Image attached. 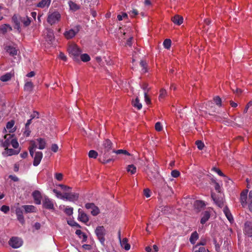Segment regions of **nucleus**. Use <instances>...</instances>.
I'll use <instances>...</instances> for the list:
<instances>
[{
    "mask_svg": "<svg viewBox=\"0 0 252 252\" xmlns=\"http://www.w3.org/2000/svg\"><path fill=\"white\" fill-rule=\"evenodd\" d=\"M36 148L37 145L35 141H31L29 149L31 157L33 158V165L34 166H37L39 164L43 157V154L41 152H35Z\"/></svg>",
    "mask_w": 252,
    "mask_h": 252,
    "instance_id": "1",
    "label": "nucleus"
},
{
    "mask_svg": "<svg viewBox=\"0 0 252 252\" xmlns=\"http://www.w3.org/2000/svg\"><path fill=\"white\" fill-rule=\"evenodd\" d=\"M68 51L70 56L76 61H79V56L81 51L76 44L70 45L68 48Z\"/></svg>",
    "mask_w": 252,
    "mask_h": 252,
    "instance_id": "2",
    "label": "nucleus"
},
{
    "mask_svg": "<svg viewBox=\"0 0 252 252\" xmlns=\"http://www.w3.org/2000/svg\"><path fill=\"white\" fill-rule=\"evenodd\" d=\"M95 234L101 244L104 246L105 244V235L106 233V230L103 226H98L95 229Z\"/></svg>",
    "mask_w": 252,
    "mask_h": 252,
    "instance_id": "3",
    "label": "nucleus"
},
{
    "mask_svg": "<svg viewBox=\"0 0 252 252\" xmlns=\"http://www.w3.org/2000/svg\"><path fill=\"white\" fill-rule=\"evenodd\" d=\"M61 16L58 11L49 12L47 22L51 25L58 23L61 19Z\"/></svg>",
    "mask_w": 252,
    "mask_h": 252,
    "instance_id": "4",
    "label": "nucleus"
},
{
    "mask_svg": "<svg viewBox=\"0 0 252 252\" xmlns=\"http://www.w3.org/2000/svg\"><path fill=\"white\" fill-rule=\"evenodd\" d=\"M80 30L79 26H76L73 29L66 31L64 33V35L67 39L73 38L79 32Z\"/></svg>",
    "mask_w": 252,
    "mask_h": 252,
    "instance_id": "5",
    "label": "nucleus"
},
{
    "mask_svg": "<svg viewBox=\"0 0 252 252\" xmlns=\"http://www.w3.org/2000/svg\"><path fill=\"white\" fill-rule=\"evenodd\" d=\"M63 200H68L70 202L76 201L79 198V194L76 192H65L63 196Z\"/></svg>",
    "mask_w": 252,
    "mask_h": 252,
    "instance_id": "6",
    "label": "nucleus"
},
{
    "mask_svg": "<svg viewBox=\"0 0 252 252\" xmlns=\"http://www.w3.org/2000/svg\"><path fill=\"white\" fill-rule=\"evenodd\" d=\"M22 244L23 241L22 239L16 237L11 238L9 241V245L15 249L20 247L22 245Z\"/></svg>",
    "mask_w": 252,
    "mask_h": 252,
    "instance_id": "7",
    "label": "nucleus"
},
{
    "mask_svg": "<svg viewBox=\"0 0 252 252\" xmlns=\"http://www.w3.org/2000/svg\"><path fill=\"white\" fill-rule=\"evenodd\" d=\"M85 207L87 209L90 210L91 214L94 216H97L100 213L99 208L94 203H86Z\"/></svg>",
    "mask_w": 252,
    "mask_h": 252,
    "instance_id": "8",
    "label": "nucleus"
},
{
    "mask_svg": "<svg viewBox=\"0 0 252 252\" xmlns=\"http://www.w3.org/2000/svg\"><path fill=\"white\" fill-rule=\"evenodd\" d=\"M14 136L13 134H7L4 136L5 139L4 141L3 140H0V145L3 148H7L10 144H11L10 141Z\"/></svg>",
    "mask_w": 252,
    "mask_h": 252,
    "instance_id": "9",
    "label": "nucleus"
},
{
    "mask_svg": "<svg viewBox=\"0 0 252 252\" xmlns=\"http://www.w3.org/2000/svg\"><path fill=\"white\" fill-rule=\"evenodd\" d=\"M43 206L44 208L49 209H54V203L52 199L48 198L47 196H44L43 200Z\"/></svg>",
    "mask_w": 252,
    "mask_h": 252,
    "instance_id": "10",
    "label": "nucleus"
},
{
    "mask_svg": "<svg viewBox=\"0 0 252 252\" xmlns=\"http://www.w3.org/2000/svg\"><path fill=\"white\" fill-rule=\"evenodd\" d=\"M248 190L245 189L242 191L240 194V201L243 207H246L248 204Z\"/></svg>",
    "mask_w": 252,
    "mask_h": 252,
    "instance_id": "11",
    "label": "nucleus"
},
{
    "mask_svg": "<svg viewBox=\"0 0 252 252\" xmlns=\"http://www.w3.org/2000/svg\"><path fill=\"white\" fill-rule=\"evenodd\" d=\"M244 233L249 237L252 236V221H247L244 224Z\"/></svg>",
    "mask_w": 252,
    "mask_h": 252,
    "instance_id": "12",
    "label": "nucleus"
},
{
    "mask_svg": "<svg viewBox=\"0 0 252 252\" xmlns=\"http://www.w3.org/2000/svg\"><path fill=\"white\" fill-rule=\"evenodd\" d=\"M78 219L79 221L86 223L89 221L88 215L85 213L81 209H78Z\"/></svg>",
    "mask_w": 252,
    "mask_h": 252,
    "instance_id": "13",
    "label": "nucleus"
},
{
    "mask_svg": "<svg viewBox=\"0 0 252 252\" xmlns=\"http://www.w3.org/2000/svg\"><path fill=\"white\" fill-rule=\"evenodd\" d=\"M211 197L214 202L218 206L221 208L223 206L224 201L223 198L222 196L217 197L215 194L212 193Z\"/></svg>",
    "mask_w": 252,
    "mask_h": 252,
    "instance_id": "14",
    "label": "nucleus"
},
{
    "mask_svg": "<svg viewBox=\"0 0 252 252\" xmlns=\"http://www.w3.org/2000/svg\"><path fill=\"white\" fill-rule=\"evenodd\" d=\"M119 239L121 247L125 249L126 251H128L130 248V245L128 243V239L126 238H124L122 240L121 238L120 232L119 234Z\"/></svg>",
    "mask_w": 252,
    "mask_h": 252,
    "instance_id": "15",
    "label": "nucleus"
},
{
    "mask_svg": "<svg viewBox=\"0 0 252 252\" xmlns=\"http://www.w3.org/2000/svg\"><path fill=\"white\" fill-rule=\"evenodd\" d=\"M32 197L35 204L39 205L41 204L42 196L40 192L38 190H35L32 193Z\"/></svg>",
    "mask_w": 252,
    "mask_h": 252,
    "instance_id": "16",
    "label": "nucleus"
},
{
    "mask_svg": "<svg viewBox=\"0 0 252 252\" xmlns=\"http://www.w3.org/2000/svg\"><path fill=\"white\" fill-rule=\"evenodd\" d=\"M37 145V148L40 150H43L45 148L46 146V141L45 139L38 138L34 140Z\"/></svg>",
    "mask_w": 252,
    "mask_h": 252,
    "instance_id": "17",
    "label": "nucleus"
},
{
    "mask_svg": "<svg viewBox=\"0 0 252 252\" xmlns=\"http://www.w3.org/2000/svg\"><path fill=\"white\" fill-rule=\"evenodd\" d=\"M15 212L17 220L21 223L23 224L25 223V219L23 215V211L22 209L20 208H17L16 209Z\"/></svg>",
    "mask_w": 252,
    "mask_h": 252,
    "instance_id": "18",
    "label": "nucleus"
},
{
    "mask_svg": "<svg viewBox=\"0 0 252 252\" xmlns=\"http://www.w3.org/2000/svg\"><path fill=\"white\" fill-rule=\"evenodd\" d=\"M51 2V0H41L36 4V6L41 8H48Z\"/></svg>",
    "mask_w": 252,
    "mask_h": 252,
    "instance_id": "19",
    "label": "nucleus"
},
{
    "mask_svg": "<svg viewBox=\"0 0 252 252\" xmlns=\"http://www.w3.org/2000/svg\"><path fill=\"white\" fill-rule=\"evenodd\" d=\"M15 122L13 120H11L8 122L6 126V128L5 129V131L6 132L8 131L9 133H13L16 130L15 127H14Z\"/></svg>",
    "mask_w": 252,
    "mask_h": 252,
    "instance_id": "20",
    "label": "nucleus"
},
{
    "mask_svg": "<svg viewBox=\"0 0 252 252\" xmlns=\"http://www.w3.org/2000/svg\"><path fill=\"white\" fill-rule=\"evenodd\" d=\"M6 52L11 56L14 57L17 54V50L13 46L6 45L5 47Z\"/></svg>",
    "mask_w": 252,
    "mask_h": 252,
    "instance_id": "21",
    "label": "nucleus"
},
{
    "mask_svg": "<svg viewBox=\"0 0 252 252\" xmlns=\"http://www.w3.org/2000/svg\"><path fill=\"white\" fill-rule=\"evenodd\" d=\"M171 20L175 25L179 26L183 23L184 19L183 17L179 15H176L172 17Z\"/></svg>",
    "mask_w": 252,
    "mask_h": 252,
    "instance_id": "22",
    "label": "nucleus"
},
{
    "mask_svg": "<svg viewBox=\"0 0 252 252\" xmlns=\"http://www.w3.org/2000/svg\"><path fill=\"white\" fill-rule=\"evenodd\" d=\"M223 212L224 214H225L226 217L229 220V221L230 223L233 222V220H234L233 216H232L231 213H230V210H229V209L228 208V207L227 206H225L223 208Z\"/></svg>",
    "mask_w": 252,
    "mask_h": 252,
    "instance_id": "23",
    "label": "nucleus"
},
{
    "mask_svg": "<svg viewBox=\"0 0 252 252\" xmlns=\"http://www.w3.org/2000/svg\"><path fill=\"white\" fill-rule=\"evenodd\" d=\"M112 143L109 139H106L103 142V146L104 149V155L106 154V152L110 151L111 149Z\"/></svg>",
    "mask_w": 252,
    "mask_h": 252,
    "instance_id": "24",
    "label": "nucleus"
},
{
    "mask_svg": "<svg viewBox=\"0 0 252 252\" xmlns=\"http://www.w3.org/2000/svg\"><path fill=\"white\" fill-rule=\"evenodd\" d=\"M19 151H17L12 149H8L5 148V151L2 153V155L4 156H10L14 155H17L19 153Z\"/></svg>",
    "mask_w": 252,
    "mask_h": 252,
    "instance_id": "25",
    "label": "nucleus"
},
{
    "mask_svg": "<svg viewBox=\"0 0 252 252\" xmlns=\"http://www.w3.org/2000/svg\"><path fill=\"white\" fill-rule=\"evenodd\" d=\"M11 30L12 27L8 24H3L0 26V32L4 34Z\"/></svg>",
    "mask_w": 252,
    "mask_h": 252,
    "instance_id": "26",
    "label": "nucleus"
},
{
    "mask_svg": "<svg viewBox=\"0 0 252 252\" xmlns=\"http://www.w3.org/2000/svg\"><path fill=\"white\" fill-rule=\"evenodd\" d=\"M13 74H14L13 73H12L11 72L6 73V74L2 75L0 77V80L2 82L8 81L11 79L12 77L13 76Z\"/></svg>",
    "mask_w": 252,
    "mask_h": 252,
    "instance_id": "27",
    "label": "nucleus"
},
{
    "mask_svg": "<svg viewBox=\"0 0 252 252\" xmlns=\"http://www.w3.org/2000/svg\"><path fill=\"white\" fill-rule=\"evenodd\" d=\"M210 217V214L209 212L205 211L202 214V217L200 220L201 224H203L208 220Z\"/></svg>",
    "mask_w": 252,
    "mask_h": 252,
    "instance_id": "28",
    "label": "nucleus"
},
{
    "mask_svg": "<svg viewBox=\"0 0 252 252\" xmlns=\"http://www.w3.org/2000/svg\"><path fill=\"white\" fill-rule=\"evenodd\" d=\"M33 84L31 81H27L24 85V89L26 92H31L33 88Z\"/></svg>",
    "mask_w": 252,
    "mask_h": 252,
    "instance_id": "29",
    "label": "nucleus"
},
{
    "mask_svg": "<svg viewBox=\"0 0 252 252\" xmlns=\"http://www.w3.org/2000/svg\"><path fill=\"white\" fill-rule=\"evenodd\" d=\"M194 252H210L208 250L206 249L204 247H199V245H196L193 247Z\"/></svg>",
    "mask_w": 252,
    "mask_h": 252,
    "instance_id": "30",
    "label": "nucleus"
},
{
    "mask_svg": "<svg viewBox=\"0 0 252 252\" xmlns=\"http://www.w3.org/2000/svg\"><path fill=\"white\" fill-rule=\"evenodd\" d=\"M199 235L196 231L193 232L190 235L189 238V241L191 244H194L196 241L198 240Z\"/></svg>",
    "mask_w": 252,
    "mask_h": 252,
    "instance_id": "31",
    "label": "nucleus"
},
{
    "mask_svg": "<svg viewBox=\"0 0 252 252\" xmlns=\"http://www.w3.org/2000/svg\"><path fill=\"white\" fill-rule=\"evenodd\" d=\"M205 206V204L203 201L196 200L194 202V208L198 210L202 209Z\"/></svg>",
    "mask_w": 252,
    "mask_h": 252,
    "instance_id": "32",
    "label": "nucleus"
},
{
    "mask_svg": "<svg viewBox=\"0 0 252 252\" xmlns=\"http://www.w3.org/2000/svg\"><path fill=\"white\" fill-rule=\"evenodd\" d=\"M23 208L27 213L35 212V207L33 205H24Z\"/></svg>",
    "mask_w": 252,
    "mask_h": 252,
    "instance_id": "33",
    "label": "nucleus"
},
{
    "mask_svg": "<svg viewBox=\"0 0 252 252\" xmlns=\"http://www.w3.org/2000/svg\"><path fill=\"white\" fill-rule=\"evenodd\" d=\"M132 106L137 108L138 110H140L142 108V105L139 102V100L138 98H136L132 102Z\"/></svg>",
    "mask_w": 252,
    "mask_h": 252,
    "instance_id": "34",
    "label": "nucleus"
},
{
    "mask_svg": "<svg viewBox=\"0 0 252 252\" xmlns=\"http://www.w3.org/2000/svg\"><path fill=\"white\" fill-rule=\"evenodd\" d=\"M68 3L70 9L72 11H75L80 8V6L78 5L72 1H69Z\"/></svg>",
    "mask_w": 252,
    "mask_h": 252,
    "instance_id": "35",
    "label": "nucleus"
},
{
    "mask_svg": "<svg viewBox=\"0 0 252 252\" xmlns=\"http://www.w3.org/2000/svg\"><path fill=\"white\" fill-rule=\"evenodd\" d=\"M248 204L249 210L252 212V190L249 192V197L248 199Z\"/></svg>",
    "mask_w": 252,
    "mask_h": 252,
    "instance_id": "36",
    "label": "nucleus"
},
{
    "mask_svg": "<svg viewBox=\"0 0 252 252\" xmlns=\"http://www.w3.org/2000/svg\"><path fill=\"white\" fill-rule=\"evenodd\" d=\"M126 170L127 172L133 174L136 173V167L133 164L129 165L126 168Z\"/></svg>",
    "mask_w": 252,
    "mask_h": 252,
    "instance_id": "37",
    "label": "nucleus"
},
{
    "mask_svg": "<svg viewBox=\"0 0 252 252\" xmlns=\"http://www.w3.org/2000/svg\"><path fill=\"white\" fill-rule=\"evenodd\" d=\"M81 60L82 61L84 62H89L91 58L89 55L87 54H83L79 56V59Z\"/></svg>",
    "mask_w": 252,
    "mask_h": 252,
    "instance_id": "38",
    "label": "nucleus"
},
{
    "mask_svg": "<svg viewBox=\"0 0 252 252\" xmlns=\"http://www.w3.org/2000/svg\"><path fill=\"white\" fill-rule=\"evenodd\" d=\"M167 95V92L164 89H161L159 92V95L158 96V99L160 101H161Z\"/></svg>",
    "mask_w": 252,
    "mask_h": 252,
    "instance_id": "39",
    "label": "nucleus"
},
{
    "mask_svg": "<svg viewBox=\"0 0 252 252\" xmlns=\"http://www.w3.org/2000/svg\"><path fill=\"white\" fill-rule=\"evenodd\" d=\"M113 153H115L116 154H125L127 156L130 155V154L127 151L122 149L118 150H113Z\"/></svg>",
    "mask_w": 252,
    "mask_h": 252,
    "instance_id": "40",
    "label": "nucleus"
},
{
    "mask_svg": "<svg viewBox=\"0 0 252 252\" xmlns=\"http://www.w3.org/2000/svg\"><path fill=\"white\" fill-rule=\"evenodd\" d=\"M90 158H96L98 156L97 153L94 150H91L88 154Z\"/></svg>",
    "mask_w": 252,
    "mask_h": 252,
    "instance_id": "41",
    "label": "nucleus"
},
{
    "mask_svg": "<svg viewBox=\"0 0 252 252\" xmlns=\"http://www.w3.org/2000/svg\"><path fill=\"white\" fill-rule=\"evenodd\" d=\"M171 41L169 39H166L163 42V46L166 49H169L171 46Z\"/></svg>",
    "mask_w": 252,
    "mask_h": 252,
    "instance_id": "42",
    "label": "nucleus"
},
{
    "mask_svg": "<svg viewBox=\"0 0 252 252\" xmlns=\"http://www.w3.org/2000/svg\"><path fill=\"white\" fill-rule=\"evenodd\" d=\"M53 191L54 192V193H55L56 196L58 198L63 200L64 198L63 197V196L64 195V193L62 194L60 191H58V190H57L56 189H54L53 190Z\"/></svg>",
    "mask_w": 252,
    "mask_h": 252,
    "instance_id": "43",
    "label": "nucleus"
},
{
    "mask_svg": "<svg viewBox=\"0 0 252 252\" xmlns=\"http://www.w3.org/2000/svg\"><path fill=\"white\" fill-rule=\"evenodd\" d=\"M213 100L217 106L219 107L221 106V99L219 96H216L214 97Z\"/></svg>",
    "mask_w": 252,
    "mask_h": 252,
    "instance_id": "44",
    "label": "nucleus"
},
{
    "mask_svg": "<svg viewBox=\"0 0 252 252\" xmlns=\"http://www.w3.org/2000/svg\"><path fill=\"white\" fill-rule=\"evenodd\" d=\"M73 209L72 207H67L64 209V211L66 215L71 216L73 214Z\"/></svg>",
    "mask_w": 252,
    "mask_h": 252,
    "instance_id": "45",
    "label": "nucleus"
},
{
    "mask_svg": "<svg viewBox=\"0 0 252 252\" xmlns=\"http://www.w3.org/2000/svg\"><path fill=\"white\" fill-rule=\"evenodd\" d=\"M10 143L12 146L15 149H16L19 147V143L16 139H12L10 141Z\"/></svg>",
    "mask_w": 252,
    "mask_h": 252,
    "instance_id": "46",
    "label": "nucleus"
},
{
    "mask_svg": "<svg viewBox=\"0 0 252 252\" xmlns=\"http://www.w3.org/2000/svg\"><path fill=\"white\" fill-rule=\"evenodd\" d=\"M47 37L46 40L47 41H52L54 39V34L52 32L48 31L47 33Z\"/></svg>",
    "mask_w": 252,
    "mask_h": 252,
    "instance_id": "47",
    "label": "nucleus"
},
{
    "mask_svg": "<svg viewBox=\"0 0 252 252\" xmlns=\"http://www.w3.org/2000/svg\"><path fill=\"white\" fill-rule=\"evenodd\" d=\"M127 17V14L125 12H123L121 14H119L117 16V19L119 21H122L123 19L126 18Z\"/></svg>",
    "mask_w": 252,
    "mask_h": 252,
    "instance_id": "48",
    "label": "nucleus"
},
{
    "mask_svg": "<svg viewBox=\"0 0 252 252\" xmlns=\"http://www.w3.org/2000/svg\"><path fill=\"white\" fill-rule=\"evenodd\" d=\"M196 145L199 150H202L204 147V143L201 141H197L196 142Z\"/></svg>",
    "mask_w": 252,
    "mask_h": 252,
    "instance_id": "49",
    "label": "nucleus"
},
{
    "mask_svg": "<svg viewBox=\"0 0 252 252\" xmlns=\"http://www.w3.org/2000/svg\"><path fill=\"white\" fill-rule=\"evenodd\" d=\"M55 178L58 181H62L63 179V175L61 173H56L55 174Z\"/></svg>",
    "mask_w": 252,
    "mask_h": 252,
    "instance_id": "50",
    "label": "nucleus"
},
{
    "mask_svg": "<svg viewBox=\"0 0 252 252\" xmlns=\"http://www.w3.org/2000/svg\"><path fill=\"white\" fill-rule=\"evenodd\" d=\"M0 211L4 213H7L9 211V207L6 205H2L0 209Z\"/></svg>",
    "mask_w": 252,
    "mask_h": 252,
    "instance_id": "51",
    "label": "nucleus"
},
{
    "mask_svg": "<svg viewBox=\"0 0 252 252\" xmlns=\"http://www.w3.org/2000/svg\"><path fill=\"white\" fill-rule=\"evenodd\" d=\"M138 11L135 9H133L132 10L129 12V15L132 17H135L137 15H138Z\"/></svg>",
    "mask_w": 252,
    "mask_h": 252,
    "instance_id": "52",
    "label": "nucleus"
},
{
    "mask_svg": "<svg viewBox=\"0 0 252 252\" xmlns=\"http://www.w3.org/2000/svg\"><path fill=\"white\" fill-rule=\"evenodd\" d=\"M155 129L158 131H160L162 129V126L160 122L156 123L155 125Z\"/></svg>",
    "mask_w": 252,
    "mask_h": 252,
    "instance_id": "53",
    "label": "nucleus"
},
{
    "mask_svg": "<svg viewBox=\"0 0 252 252\" xmlns=\"http://www.w3.org/2000/svg\"><path fill=\"white\" fill-rule=\"evenodd\" d=\"M31 133V130L30 129L29 127H25V130L23 132V134L26 136V137H28L30 136Z\"/></svg>",
    "mask_w": 252,
    "mask_h": 252,
    "instance_id": "54",
    "label": "nucleus"
},
{
    "mask_svg": "<svg viewBox=\"0 0 252 252\" xmlns=\"http://www.w3.org/2000/svg\"><path fill=\"white\" fill-rule=\"evenodd\" d=\"M147 174H148V176L149 178V179L152 181H153L155 179H156L157 177V176H158V174H154L153 175V173L152 172H148Z\"/></svg>",
    "mask_w": 252,
    "mask_h": 252,
    "instance_id": "55",
    "label": "nucleus"
},
{
    "mask_svg": "<svg viewBox=\"0 0 252 252\" xmlns=\"http://www.w3.org/2000/svg\"><path fill=\"white\" fill-rule=\"evenodd\" d=\"M59 186L63 190H65V191H68V190H70L71 189V188H70V187H69L68 186L63 185V184H60V185H59Z\"/></svg>",
    "mask_w": 252,
    "mask_h": 252,
    "instance_id": "56",
    "label": "nucleus"
},
{
    "mask_svg": "<svg viewBox=\"0 0 252 252\" xmlns=\"http://www.w3.org/2000/svg\"><path fill=\"white\" fill-rule=\"evenodd\" d=\"M140 64L141 66L142 67V71L144 72H146V63L144 61H141L140 62Z\"/></svg>",
    "mask_w": 252,
    "mask_h": 252,
    "instance_id": "57",
    "label": "nucleus"
},
{
    "mask_svg": "<svg viewBox=\"0 0 252 252\" xmlns=\"http://www.w3.org/2000/svg\"><path fill=\"white\" fill-rule=\"evenodd\" d=\"M171 176L174 178H177L180 175V172L177 170H174L171 172Z\"/></svg>",
    "mask_w": 252,
    "mask_h": 252,
    "instance_id": "58",
    "label": "nucleus"
},
{
    "mask_svg": "<svg viewBox=\"0 0 252 252\" xmlns=\"http://www.w3.org/2000/svg\"><path fill=\"white\" fill-rule=\"evenodd\" d=\"M144 94V99H145V102L147 104H150L151 100L148 96L147 92L145 91V93Z\"/></svg>",
    "mask_w": 252,
    "mask_h": 252,
    "instance_id": "59",
    "label": "nucleus"
},
{
    "mask_svg": "<svg viewBox=\"0 0 252 252\" xmlns=\"http://www.w3.org/2000/svg\"><path fill=\"white\" fill-rule=\"evenodd\" d=\"M67 223L70 226H76L77 227L80 228V225L74 221H68Z\"/></svg>",
    "mask_w": 252,
    "mask_h": 252,
    "instance_id": "60",
    "label": "nucleus"
},
{
    "mask_svg": "<svg viewBox=\"0 0 252 252\" xmlns=\"http://www.w3.org/2000/svg\"><path fill=\"white\" fill-rule=\"evenodd\" d=\"M213 170H214L215 172L217 173L218 175H219L220 176H224V174L218 168L216 167H213L212 169Z\"/></svg>",
    "mask_w": 252,
    "mask_h": 252,
    "instance_id": "61",
    "label": "nucleus"
},
{
    "mask_svg": "<svg viewBox=\"0 0 252 252\" xmlns=\"http://www.w3.org/2000/svg\"><path fill=\"white\" fill-rule=\"evenodd\" d=\"M214 188L218 192H220L221 191V187L220 186V184L217 183V182H215V186H214Z\"/></svg>",
    "mask_w": 252,
    "mask_h": 252,
    "instance_id": "62",
    "label": "nucleus"
},
{
    "mask_svg": "<svg viewBox=\"0 0 252 252\" xmlns=\"http://www.w3.org/2000/svg\"><path fill=\"white\" fill-rule=\"evenodd\" d=\"M51 150L53 152L56 153L59 149V147L56 144H53L51 145Z\"/></svg>",
    "mask_w": 252,
    "mask_h": 252,
    "instance_id": "63",
    "label": "nucleus"
},
{
    "mask_svg": "<svg viewBox=\"0 0 252 252\" xmlns=\"http://www.w3.org/2000/svg\"><path fill=\"white\" fill-rule=\"evenodd\" d=\"M22 22L25 26H28L30 24L31 21L30 18L27 17V18L24 20Z\"/></svg>",
    "mask_w": 252,
    "mask_h": 252,
    "instance_id": "64",
    "label": "nucleus"
}]
</instances>
